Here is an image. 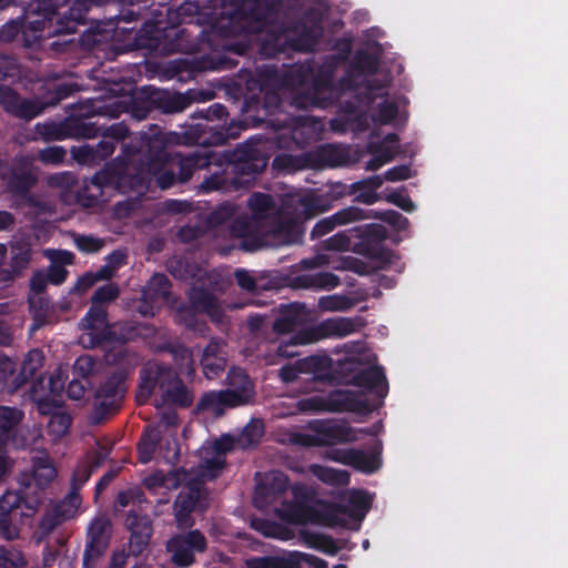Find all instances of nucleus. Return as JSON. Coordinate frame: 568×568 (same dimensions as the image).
Returning <instances> with one entry per match:
<instances>
[{
	"label": "nucleus",
	"mask_w": 568,
	"mask_h": 568,
	"mask_svg": "<svg viewBox=\"0 0 568 568\" xmlns=\"http://www.w3.org/2000/svg\"><path fill=\"white\" fill-rule=\"evenodd\" d=\"M93 3V0H31L29 11L38 18L21 26L13 22L3 33L10 32L13 38L20 30L23 34L30 30L36 39L71 34L87 23V14Z\"/></svg>",
	"instance_id": "obj_1"
},
{
	"label": "nucleus",
	"mask_w": 568,
	"mask_h": 568,
	"mask_svg": "<svg viewBox=\"0 0 568 568\" xmlns=\"http://www.w3.org/2000/svg\"><path fill=\"white\" fill-rule=\"evenodd\" d=\"M225 160L231 171L223 170L206 176L199 186L202 193L247 190L267 164L258 150L247 144L237 146Z\"/></svg>",
	"instance_id": "obj_2"
},
{
	"label": "nucleus",
	"mask_w": 568,
	"mask_h": 568,
	"mask_svg": "<svg viewBox=\"0 0 568 568\" xmlns=\"http://www.w3.org/2000/svg\"><path fill=\"white\" fill-rule=\"evenodd\" d=\"M138 164L126 163L118 166L116 191L126 194H143L152 181V172L158 171L168 160V140L163 133H154L143 139L140 150L132 155Z\"/></svg>",
	"instance_id": "obj_3"
},
{
	"label": "nucleus",
	"mask_w": 568,
	"mask_h": 568,
	"mask_svg": "<svg viewBox=\"0 0 568 568\" xmlns=\"http://www.w3.org/2000/svg\"><path fill=\"white\" fill-rule=\"evenodd\" d=\"M254 21L252 26L241 24V30L245 32H265L261 42L260 52L265 58H277L282 53L310 52L317 43L318 36L312 27L304 26L298 34L291 36L290 29L283 23L271 24L266 13H253Z\"/></svg>",
	"instance_id": "obj_4"
},
{
	"label": "nucleus",
	"mask_w": 568,
	"mask_h": 568,
	"mask_svg": "<svg viewBox=\"0 0 568 568\" xmlns=\"http://www.w3.org/2000/svg\"><path fill=\"white\" fill-rule=\"evenodd\" d=\"M294 495L297 499V504L292 509V517L295 523L298 524H322L328 527H345L346 516L353 517L354 514L347 506L324 503L316 500V505H312L315 495L312 490L305 488H295Z\"/></svg>",
	"instance_id": "obj_5"
},
{
	"label": "nucleus",
	"mask_w": 568,
	"mask_h": 568,
	"mask_svg": "<svg viewBox=\"0 0 568 568\" xmlns=\"http://www.w3.org/2000/svg\"><path fill=\"white\" fill-rule=\"evenodd\" d=\"M211 164H217V160L209 150L194 151L186 155L168 151V160H164L158 171L152 172V176L160 189L168 190L175 184L186 183L195 170L206 169Z\"/></svg>",
	"instance_id": "obj_6"
},
{
	"label": "nucleus",
	"mask_w": 568,
	"mask_h": 568,
	"mask_svg": "<svg viewBox=\"0 0 568 568\" xmlns=\"http://www.w3.org/2000/svg\"><path fill=\"white\" fill-rule=\"evenodd\" d=\"M40 507V497L22 491L7 490L0 497V538L12 541L19 538L20 528L14 524L16 517H32Z\"/></svg>",
	"instance_id": "obj_7"
},
{
	"label": "nucleus",
	"mask_w": 568,
	"mask_h": 568,
	"mask_svg": "<svg viewBox=\"0 0 568 568\" xmlns=\"http://www.w3.org/2000/svg\"><path fill=\"white\" fill-rule=\"evenodd\" d=\"M159 0H132L130 6L121 9L120 13L114 17L115 28H120V23H131L142 21L140 30L136 32L139 44L150 49H158L161 41L160 28L158 20L152 19L154 10L158 9Z\"/></svg>",
	"instance_id": "obj_8"
},
{
	"label": "nucleus",
	"mask_w": 568,
	"mask_h": 568,
	"mask_svg": "<svg viewBox=\"0 0 568 568\" xmlns=\"http://www.w3.org/2000/svg\"><path fill=\"white\" fill-rule=\"evenodd\" d=\"M71 93L67 85H59L50 101L44 103L39 99L23 98L11 87L0 84V106L13 118L31 121L40 115L48 105L58 104Z\"/></svg>",
	"instance_id": "obj_9"
},
{
	"label": "nucleus",
	"mask_w": 568,
	"mask_h": 568,
	"mask_svg": "<svg viewBox=\"0 0 568 568\" xmlns=\"http://www.w3.org/2000/svg\"><path fill=\"white\" fill-rule=\"evenodd\" d=\"M302 409H310L315 412H351L358 414H369L373 408L362 393L348 389H335L329 392L326 396H312L300 400Z\"/></svg>",
	"instance_id": "obj_10"
},
{
	"label": "nucleus",
	"mask_w": 568,
	"mask_h": 568,
	"mask_svg": "<svg viewBox=\"0 0 568 568\" xmlns=\"http://www.w3.org/2000/svg\"><path fill=\"white\" fill-rule=\"evenodd\" d=\"M364 326V320L359 316L354 318L351 317H332L326 318L318 323L316 326L305 332V336L293 337V342L287 344H280L277 347V354L285 357H292L296 353L288 351L290 346H297L300 344L315 342L328 337L343 338Z\"/></svg>",
	"instance_id": "obj_11"
},
{
	"label": "nucleus",
	"mask_w": 568,
	"mask_h": 568,
	"mask_svg": "<svg viewBox=\"0 0 568 568\" xmlns=\"http://www.w3.org/2000/svg\"><path fill=\"white\" fill-rule=\"evenodd\" d=\"M192 100L183 93L162 89H151L133 101L132 114L138 120H144L152 113L174 114L184 111Z\"/></svg>",
	"instance_id": "obj_12"
},
{
	"label": "nucleus",
	"mask_w": 568,
	"mask_h": 568,
	"mask_svg": "<svg viewBox=\"0 0 568 568\" xmlns=\"http://www.w3.org/2000/svg\"><path fill=\"white\" fill-rule=\"evenodd\" d=\"M125 378L126 375L123 371H115L95 389L93 397L94 423L103 422L121 408L126 392Z\"/></svg>",
	"instance_id": "obj_13"
},
{
	"label": "nucleus",
	"mask_w": 568,
	"mask_h": 568,
	"mask_svg": "<svg viewBox=\"0 0 568 568\" xmlns=\"http://www.w3.org/2000/svg\"><path fill=\"white\" fill-rule=\"evenodd\" d=\"M207 547V539L200 529L175 534L166 541L171 562L178 568L193 566L196 562V555L204 554Z\"/></svg>",
	"instance_id": "obj_14"
},
{
	"label": "nucleus",
	"mask_w": 568,
	"mask_h": 568,
	"mask_svg": "<svg viewBox=\"0 0 568 568\" xmlns=\"http://www.w3.org/2000/svg\"><path fill=\"white\" fill-rule=\"evenodd\" d=\"M245 129L246 125L242 121H232L227 126L196 123L189 125L182 132L179 142L186 145H223L229 140L237 139L241 131Z\"/></svg>",
	"instance_id": "obj_15"
},
{
	"label": "nucleus",
	"mask_w": 568,
	"mask_h": 568,
	"mask_svg": "<svg viewBox=\"0 0 568 568\" xmlns=\"http://www.w3.org/2000/svg\"><path fill=\"white\" fill-rule=\"evenodd\" d=\"M113 526L105 515L94 517L85 534V545L82 558L83 568H94L110 547Z\"/></svg>",
	"instance_id": "obj_16"
},
{
	"label": "nucleus",
	"mask_w": 568,
	"mask_h": 568,
	"mask_svg": "<svg viewBox=\"0 0 568 568\" xmlns=\"http://www.w3.org/2000/svg\"><path fill=\"white\" fill-rule=\"evenodd\" d=\"M301 374H310L312 381L322 384L332 385L335 381L332 359L327 356H308L280 369V377L284 383H294Z\"/></svg>",
	"instance_id": "obj_17"
},
{
	"label": "nucleus",
	"mask_w": 568,
	"mask_h": 568,
	"mask_svg": "<svg viewBox=\"0 0 568 568\" xmlns=\"http://www.w3.org/2000/svg\"><path fill=\"white\" fill-rule=\"evenodd\" d=\"M382 442L375 439L369 454L358 448H331L326 452V456L333 462L351 466L364 474H373L382 466Z\"/></svg>",
	"instance_id": "obj_18"
},
{
	"label": "nucleus",
	"mask_w": 568,
	"mask_h": 568,
	"mask_svg": "<svg viewBox=\"0 0 568 568\" xmlns=\"http://www.w3.org/2000/svg\"><path fill=\"white\" fill-rule=\"evenodd\" d=\"M33 246L30 237H14L9 243L8 262L0 267V283H11L23 276L33 257Z\"/></svg>",
	"instance_id": "obj_19"
},
{
	"label": "nucleus",
	"mask_w": 568,
	"mask_h": 568,
	"mask_svg": "<svg viewBox=\"0 0 568 568\" xmlns=\"http://www.w3.org/2000/svg\"><path fill=\"white\" fill-rule=\"evenodd\" d=\"M57 475L58 471L48 455L36 456L32 458V471L30 474H21L19 478L20 487L16 491L28 489L30 495H39L41 505L44 489L52 483Z\"/></svg>",
	"instance_id": "obj_20"
},
{
	"label": "nucleus",
	"mask_w": 568,
	"mask_h": 568,
	"mask_svg": "<svg viewBox=\"0 0 568 568\" xmlns=\"http://www.w3.org/2000/svg\"><path fill=\"white\" fill-rule=\"evenodd\" d=\"M265 80H252L247 83L248 90L258 87V92H248L245 97L246 110L257 109L262 105L264 109L271 110L278 108L281 104V97L275 89L277 84V71L276 69H267L265 72H260L258 77Z\"/></svg>",
	"instance_id": "obj_21"
},
{
	"label": "nucleus",
	"mask_w": 568,
	"mask_h": 568,
	"mask_svg": "<svg viewBox=\"0 0 568 568\" xmlns=\"http://www.w3.org/2000/svg\"><path fill=\"white\" fill-rule=\"evenodd\" d=\"M180 377L178 373L170 366L163 364L149 365L140 372V384L136 394L138 400H146L156 387L162 394L166 393Z\"/></svg>",
	"instance_id": "obj_22"
},
{
	"label": "nucleus",
	"mask_w": 568,
	"mask_h": 568,
	"mask_svg": "<svg viewBox=\"0 0 568 568\" xmlns=\"http://www.w3.org/2000/svg\"><path fill=\"white\" fill-rule=\"evenodd\" d=\"M199 11L200 6L196 2L184 1L174 9L168 1L159 0L158 9H154L156 13H153L152 19L158 20L162 39L168 30L175 29L182 23H191Z\"/></svg>",
	"instance_id": "obj_23"
},
{
	"label": "nucleus",
	"mask_w": 568,
	"mask_h": 568,
	"mask_svg": "<svg viewBox=\"0 0 568 568\" xmlns=\"http://www.w3.org/2000/svg\"><path fill=\"white\" fill-rule=\"evenodd\" d=\"M125 528L130 531L129 552L138 557L149 547L153 535V523L148 515L130 510L125 518Z\"/></svg>",
	"instance_id": "obj_24"
},
{
	"label": "nucleus",
	"mask_w": 568,
	"mask_h": 568,
	"mask_svg": "<svg viewBox=\"0 0 568 568\" xmlns=\"http://www.w3.org/2000/svg\"><path fill=\"white\" fill-rule=\"evenodd\" d=\"M155 333L156 329L153 325L134 321H124L105 326L104 338H106V343L110 344H126L140 338H150L154 336Z\"/></svg>",
	"instance_id": "obj_25"
},
{
	"label": "nucleus",
	"mask_w": 568,
	"mask_h": 568,
	"mask_svg": "<svg viewBox=\"0 0 568 568\" xmlns=\"http://www.w3.org/2000/svg\"><path fill=\"white\" fill-rule=\"evenodd\" d=\"M307 427L317 434L318 446H335L356 440L352 427L333 420H310Z\"/></svg>",
	"instance_id": "obj_26"
},
{
	"label": "nucleus",
	"mask_w": 568,
	"mask_h": 568,
	"mask_svg": "<svg viewBox=\"0 0 568 568\" xmlns=\"http://www.w3.org/2000/svg\"><path fill=\"white\" fill-rule=\"evenodd\" d=\"M371 219L365 210L357 206L344 207L331 216L320 220L312 229L311 240H317L334 231L336 226Z\"/></svg>",
	"instance_id": "obj_27"
},
{
	"label": "nucleus",
	"mask_w": 568,
	"mask_h": 568,
	"mask_svg": "<svg viewBox=\"0 0 568 568\" xmlns=\"http://www.w3.org/2000/svg\"><path fill=\"white\" fill-rule=\"evenodd\" d=\"M226 384L229 387L224 390L235 396L232 400L237 407L252 404L254 402V384L243 368L232 367L227 373Z\"/></svg>",
	"instance_id": "obj_28"
},
{
	"label": "nucleus",
	"mask_w": 568,
	"mask_h": 568,
	"mask_svg": "<svg viewBox=\"0 0 568 568\" xmlns=\"http://www.w3.org/2000/svg\"><path fill=\"white\" fill-rule=\"evenodd\" d=\"M348 384L374 393L381 398L388 393V383L382 366H371L354 373Z\"/></svg>",
	"instance_id": "obj_29"
},
{
	"label": "nucleus",
	"mask_w": 568,
	"mask_h": 568,
	"mask_svg": "<svg viewBox=\"0 0 568 568\" xmlns=\"http://www.w3.org/2000/svg\"><path fill=\"white\" fill-rule=\"evenodd\" d=\"M115 142L103 138L95 145L84 144L72 149L73 159L80 164L95 165L111 156Z\"/></svg>",
	"instance_id": "obj_30"
},
{
	"label": "nucleus",
	"mask_w": 568,
	"mask_h": 568,
	"mask_svg": "<svg viewBox=\"0 0 568 568\" xmlns=\"http://www.w3.org/2000/svg\"><path fill=\"white\" fill-rule=\"evenodd\" d=\"M290 479L283 471L276 470L267 474L263 481L257 484L255 489V500L262 499L270 504L276 500L288 489Z\"/></svg>",
	"instance_id": "obj_31"
},
{
	"label": "nucleus",
	"mask_w": 568,
	"mask_h": 568,
	"mask_svg": "<svg viewBox=\"0 0 568 568\" xmlns=\"http://www.w3.org/2000/svg\"><path fill=\"white\" fill-rule=\"evenodd\" d=\"M267 233L270 247L301 243L303 239V230L294 220H281Z\"/></svg>",
	"instance_id": "obj_32"
},
{
	"label": "nucleus",
	"mask_w": 568,
	"mask_h": 568,
	"mask_svg": "<svg viewBox=\"0 0 568 568\" xmlns=\"http://www.w3.org/2000/svg\"><path fill=\"white\" fill-rule=\"evenodd\" d=\"M234 398V395L226 393L224 389L205 392L197 402L195 412H211L215 417H221L227 408L237 407L232 400Z\"/></svg>",
	"instance_id": "obj_33"
},
{
	"label": "nucleus",
	"mask_w": 568,
	"mask_h": 568,
	"mask_svg": "<svg viewBox=\"0 0 568 568\" xmlns=\"http://www.w3.org/2000/svg\"><path fill=\"white\" fill-rule=\"evenodd\" d=\"M357 252L368 257H379L383 253V242L386 239V229L381 224L366 225L358 235Z\"/></svg>",
	"instance_id": "obj_34"
},
{
	"label": "nucleus",
	"mask_w": 568,
	"mask_h": 568,
	"mask_svg": "<svg viewBox=\"0 0 568 568\" xmlns=\"http://www.w3.org/2000/svg\"><path fill=\"white\" fill-rule=\"evenodd\" d=\"M341 284L339 277L332 272H318L314 274H298L293 277L292 285L295 288L333 290Z\"/></svg>",
	"instance_id": "obj_35"
},
{
	"label": "nucleus",
	"mask_w": 568,
	"mask_h": 568,
	"mask_svg": "<svg viewBox=\"0 0 568 568\" xmlns=\"http://www.w3.org/2000/svg\"><path fill=\"white\" fill-rule=\"evenodd\" d=\"M156 351L170 354L181 373H193L192 352L180 339H168L159 344Z\"/></svg>",
	"instance_id": "obj_36"
},
{
	"label": "nucleus",
	"mask_w": 568,
	"mask_h": 568,
	"mask_svg": "<svg viewBox=\"0 0 568 568\" xmlns=\"http://www.w3.org/2000/svg\"><path fill=\"white\" fill-rule=\"evenodd\" d=\"M313 155L314 168H336L345 163L348 159V153L345 149L335 144H323L316 150L311 151Z\"/></svg>",
	"instance_id": "obj_37"
},
{
	"label": "nucleus",
	"mask_w": 568,
	"mask_h": 568,
	"mask_svg": "<svg viewBox=\"0 0 568 568\" xmlns=\"http://www.w3.org/2000/svg\"><path fill=\"white\" fill-rule=\"evenodd\" d=\"M383 185V179L379 175H372L361 181L352 183L354 191V202L372 205L381 200L376 192Z\"/></svg>",
	"instance_id": "obj_38"
},
{
	"label": "nucleus",
	"mask_w": 568,
	"mask_h": 568,
	"mask_svg": "<svg viewBox=\"0 0 568 568\" xmlns=\"http://www.w3.org/2000/svg\"><path fill=\"white\" fill-rule=\"evenodd\" d=\"M273 166L285 173H295L305 169H313V155L311 152L302 154L278 153L274 156Z\"/></svg>",
	"instance_id": "obj_39"
},
{
	"label": "nucleus",
	"mask_w": 568,
	"mask_h": 568,
	"mask_svg": "<svg viewBox=\"0 0 568 568\" xmlns=\"http://www.w3.org/2000/svg\"><path fill=\"white\" fill-rule=\"evenodd\" d=\"M91 116H74L67 118L68 139H91L100 134L102 125L91 120Z\"/></svg>",
	"instance_id": "obj_40"
},
{
	"label": "nucleus",
	"mask_w": 568,
	"mask_h": 568,
	"mask_svg": "<svg viewBox=\"0 0 568 568\" xmlns=\"http://www.w3.org/2000/svg\"><path fill=\"white\" fill-rule=\"evenodd\" d=\"M29 308L32 316L31 331H38L51 322L53 310L48 297L29 296Z\"/></svg>",
	"instance_id": "obj_41"
},
{
	"label": "nucleus",
	"mask_w": 568,
	"mask_h": 568,
	"mask_svg": "<svg viewBox=\"0 0 568 568\" xmlns=\"http://www.w3.org/2000/svg\"><path fill=\"white\" fill-rule=\"evenodd\" d=\"M63 505H55L50 510L45 511L39 521V536L37 542H41L61 524L70 519L71 510L63 511Z\"/></svg>",
	"instance_id": "obj_42"
},
{
	"label": "nucleus",
	"mask_w": 568,
	"mask_h": 568,
	"mask_svg": "<svg viewBox=\"0 0 568 568\" xmlns=\"http://www.w3.org/2000/svg\"><path fill=\"white\" fill-rule=\"evenodd\" d=\"M170 295L171 282L163 273L153 274L143 291V296L150 298L152 302H166Z\"/></svg>",
	"instance_id": "obj_43"
},
{
	"label": "nucleus",
	"mask_w": 568,
	"mask_h": 568,
	"mask_svg": "<svg viewBox=\"0 0 568 568\" xmlns=\"http://www.w3.org/2000/svg\"><path fill=\"white\" fill-rule=\"evenodd\" d=\"M334 201L328 192L311 193L301 199V205L305 217L311 219L315 215L327 212L333 207Z\"/></svg>",
	"instance_id": "obj_44"
},
{
	"label": "nucleus",
	"mask_w": 568,
	"mask_h": 568,
	"mask_svg": "<svg viewBox=\"0 0 568 568\" xmlns=\"http://www.w3.org/2000/svg\"><path fill=\"white\" fill-rule=\"evenodd\" d=\"M37 178L26 170L12 171L7 181V187L13 195L26 197L36 185Z\"/></svg>",
	"instance_id": "obj_45"
},
{
	"label": "nucleus",
	"mask_w": 568,
	"mask_h": 568,
	"mask_svg": "<svg viewBox=\"0 0 568 568\" xmlns=\"http://www.w3.org/2000/svg\"><path fill=\"white\" fill-rule=\"evenodd\" d=\"M21 388L18 381L17 364L7 356H0V389L13 394Z\"/></svg>",
	"instance_id": "obj_46"
},
{
	"label": "nucleus",
	"mask_w": 568,
	"mask_h": 568,
	"mask_svg": "<svg viewBox=\"0 0 568 568\" xmlns=\"http://www.w3.org/2000/svg\"><path fill=\"white\" fill-rule=\"evenodd\" d=\"M34 134L44 142L68 139L67 118L60 122L48 121L34 125Z\"/></svg>",
	"instance_id": "obj_47"
},
{
	"label": "nucleus",
	"mask_w": 568,
	"mask_h": 568,
	"mask_svg": "<svg viewBox=\"0 0 568 568\" xmlns=\"http://www.w3.org/2000/svg\"><path fill=\"white\" fill-rule=\"evenodd\" d=\"M43 365V355L40 349H31L21 363L18 372V381L21 382L23 387L30 379L36 377L37 372Z\"/></svg>",
	"instance_id": "obj_48"
},
{
	"label": "nucleus",
	"mask_w": 568,
	"mask_h": 568,
	"mask_svg": "<svg viewBox=\"0 0 568 568\" xmlns=\"http://www.w3.org/2000/svg\"><path fill=\"white\" fill-rule=\"evenodd\" d=\"M292 104L297 109H327L329 108V99L320 97L311 87L306 90L297 92L292 100Z\"/></svg>",
	"instance_id": "obj_49"
},
{
	"label": "nucleus",
	"mask_w": 568,
	"mask_h": 568,
	"mask_svg": "<svg viewBox=\"0 0 568 568\" xmlns=\"http://www.w3.org/2000/svg\"><path fill=\"white\" fill-rule=\"evenodd\" d=\"M191 304L199 311L212 315L217 308V300L205 288H193L189 295Z\"/></svg>",
	"instance_id": "obj_50"
},
{
	"label": "nucleus",
	"mask_w": 568,
	"mask_h": 568,
	"mask_svg": "<svg viewBox=\"0 0 568 568\" xmlns=\"http://www.w3.org/2000/svg\"><path fill=\"white\" fill-rule=\"evenodd\" d=\"M295 565L288 557L278 556L251 557L245 560L246 568H294Z\"/></svg>",
	"instance_id": "obj_51"
},
{
	"label": "nucleus",
	"mask_w": 568,
	"mask_h": 568,
	"mask_svg": "<svg viewBox=\"0 0 568 568\" xmlns=\"http://www.w3.org/2000/svg\"><path fill=\"white\" fill-rule=\"evenodd\" d=\"M195 507V499L190 495L182 498L181 496L175 503V520L179 528H190L194 525L191 513Z\"/></svg>",
	"instance_id": "obj_52"
},
{
	"label": "nucleus",
	"mask_w": 568,
	"mask_h": 568,
	"mask_svg": "<svg viewBox=\"0 0 568 568\" xmlns=\"http://www.w3.org/2000/svg\"><path fill=\"white\" fill-rule=\"evenodd\" d=\"M163 396L166 400L182 408H187L193 403L192 393L181 379H179L172 387H169Z\"/></svg>",
	"instance_id": "obj_53"
},
{
	"label": "nucleus",
	"mask_w": 568,
	"mask_h": 568,
	"mask_svg": "<svg viewBox=\"0 0 568 568\" xmlns=\"http://www.w3.org/2000/svg\"><path fill=\"white\" fill-rule=\"evenodd\" d=\"M314 475L323 483L334 486H344L349 483V474L346 470L334 469L326 466H315Z\"/></svg>",
	"instance_id": "obj_54"
},
{
	"label": "nucleus",
	"mask_w": 568,
	"mask_h": 568,
	"mask_svg": "<svg viewBox=\"0 0 568 568\" xmlns=\"http://www.w3.org/2000/svg\"><path fill=\"white\" fill-rule=\"evenodd\" d=\"M353 298L346 295H327L318 300V308L324 312H345L354 306Z\"/></svg>",
	"instance_id": "obj_55"
},
{
	"label": "nucleus",
	"mask_w": 568,
	"mask_h": 568,
	"mask_svg": "<svg viewBox=\"0 0 568 568\" xmlns=\"http://www.w3.org/2000/svg\"><path fill=\"white\" fill-rule=\"evenodd\" d=\"M268 246V233L257 230L256 225L240 242V248L245 252H256Z\"/></svg>",
	"instance_id": "obj_56"
},
{
	"label": "nucleus",
	"mask_w": 568,
	"mask_h": 568,
	"mask_svg": "<svg viewBox=\"0 0 568 568\" xmlns=\"http://www.w3.org/2000/svg\"><path fill=\"white\" fill-rule=\"evenodd\" d=\"M23 413L16 407L0 406V432L8 440V434L21 422Z\"/></svg>",
	"instance_id": "obj_57"
},
{
	"label": "nucleus",
	"mask_w": 568,
	"mask_h": 568,
	"mask_svg": "<svg viewBox=\"0 0 568 568\" xmlns=\"http://www.w3.org/2000/svg\"><path fill=\"white\" fill-rule=\"evenodd\" d=\"M378 59L365 50L357 51L352 60V68L363 74H375L378 70Z\"/></svg>",
	"instance_id": "obj_58"
},
{
	"label": "nucleus",
	"mask_w": 568,
	"mask_h": 568,
	"mask_svg": "<svg viewBox=\"0 0 568 568\" xmlns=\"http://www.w3.org/2000/svg\"><path fill=\"white\" fill-rule=\"evenodd\" d=\"M219 29L221 34L225 39L223 43V49L225 52H231L235 55H245L247 53L250 49L247 41L230 39L232 34H235L237 32L236 28H226L224 26H221Z\"/></svg>",
	"instance_id": "obj_59"
},
{
	"label": "nucleus",
	"mask_w": 568,
	"mask_h": 568,
	"mask_svg": "<svg viewBox=\"0 0 568 568\" xmlns=\"http://www.w3.org/2000/svg\"><path fill=\"white\" fill-rule=\"evenodd\" d=\"M236 213V206L230 202H224L217 205L209 215L207 223L212 227L221 226L225 223H231Z\"/></svg>",
	"instance_id": "obj_60"
},
{
	"label": "nucleus",
	"mask_w": 568,
	"mask_h": 568,
	"mask_svg": "<svg viewBox=\"0 0 568 568\" xmlns=\"http://www.w3.org/2000/svg\"><path fill=\"white\" fill-rule=\"evenodd\" d=\"M365 212L371 217L378 219V220L389 224L397 231H405V230H407V227L409 225L408 219L395 210L376 211V212H374V215L369 214L373 211H365Z\"/></svg>",
	"instance_id": "obj_61"
},
{
	"label": "nucleus",
	"mask_w": 568,
	"mask_h": 568,
	"mask_svg": "<svg viewBox=\"0 0 568 568\" xmlns=\"http://www.w3.org/2000/svg\"><path fill=\"white\" fill-rule=\"evenodd\" d=\"M247 206L251 210L253 216L257 217L272 210L274 206V201L270 194L255 192L250 196Z\"/></svg>",
	"instance_id": "obj_62"
},
{
	"label": "nucleus",
	"mask_w": 568,
	"mask_h": 568,
	"mask_svg": "<svg viewBox=\"0 0 568 568\" xmlns=\"http://www.w3.org/2000/svg\"><path fill=\"white\" fill-rule=\"evenodd\" d=\"M106 316L108 313L103 306L91 303L90 308L81 320V325L88 329H97L99 326L105 323Z\"/></svg>",
	"instance_id": "obj_63"
},
{
	"label": "nucleus",
	"mask_w": 568,
	"mask_h": 568,
	"mask_svg": "<svg viewBox=\"0 0 568 568\" xmlns=\"http://www.w3.org/2000/svg\"><path fill=\"white\" fill-rule=\"evenodd\" d=\"M91 183L99 190L103 187H113L116 190L118 166H105L103 170L98 171L91 178Z\"/></svg>",
	"instance_id": "obj_64"
}]
</instances>
